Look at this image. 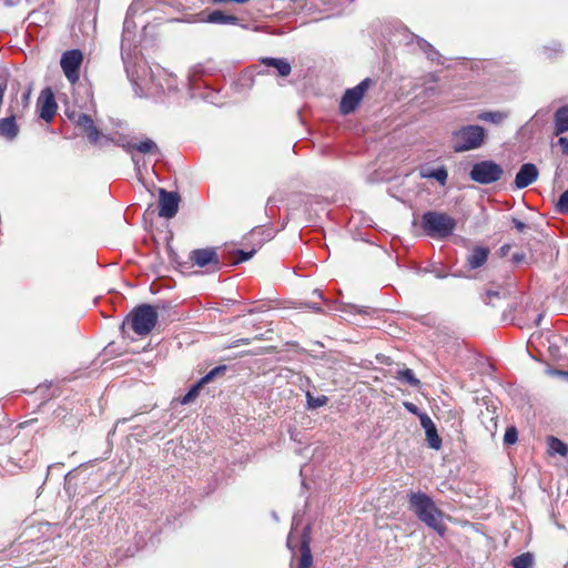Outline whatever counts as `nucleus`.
<instances>
[{
  "instance_id": "nucleus-22",
  "label": "nucleus",
  "mask_w": 568,
  "mask_h": 568,
  "mask_svg": "<svg viewBox=\"0 0 568 568\" xmlns=\"http://www.w3.org/2000/svg\"><path fill=\"white\" fill-rule=\"evenodd\" d=\"M556 134L568 131V106L559 108L555 113Z\"/></svg>"
},
{
  "instance_id": "nucleus-31",
  "label": "nucleus",
  "mask_w": 568,
  "mask_h": 568,
  "mask_svg": "<svg viewBox=\"0 0 568 568\" xmlns=\"http://www.w3.org/2000/svg\"><path fill=\"white\" fill-rule=\"evenodd\" d=\"M556 207L560 213H568V189L559 196Z\"/></svg>"
},
{
  "instance_id": "nucleus-40",
  "label": "nucleus",
  "mask_w": 568,
  "mask_h": 568,
  "mask_svg": "<svg viewBox=\"0 0 568 568\" xmlns=\"http://www.w3.org/2000/svg\"><path fill=\"white\" fill-rule=\"evenodd\" d=\"M487 296H488V297H491V296L497 297V296H499V292H498V291H491V290H488V291H487Z\"/></svg>"
},
{
  "instance_id": "nucleus-25",
  "label": "nucleus",
  "mask_w": 568,
  "mask_h": 568,
  "mask_svg": "<svg viewBox=\"0 0 568 568\" xmlns=\"http://www.w3.org/2000/svg\"><path fill=\"white\" fill-rule=\"evenodd\" d=\"M548 448L551 455L559 454L560 456H566L568 452L566 444L556 437H549Z\"/></svg>"
},
{
  "instance_id": "nucleus-1",
  "label": "nucleus",
  "mask_w": 568,
  "mask_h": 568,
  "mask_svg": "<svg viewBox=\"0 0 568 568\" xmlns=\"http://www.w3.org/2000/svg\"><path fill=\"white\" fill-rule=\"evenodd\" d=\"M410 509L417 518L434 529L440 536L446 531V526L443 523V513L436 507L433 499L425 493L417 491L408 495Z\"/></svg>"
},
{
  "instance_id": "nucleus-32",
  "label": "nucleus",
  "mask_w": 568,
  "mask_h": 568,
  "mask_svg": "<svg viewBox=\"0 0 568 568\" xmlns=\"http://www.w3.org/2000/svg\"><path fill=\"white\" fill-rule=\"evenodd\" d=\"M518 435L515 427H509L506 429V433L504 435V443L506 445H513L517 442Z\"/></svg>"
},
{
  "instance_id": "nucleus-11",
  "label": "nucleus",
  "mask_w": 568,
  "mask_h": 568,
  "mask_svg": "<svg viewBox=\"0 0 568 568\" xmlns=\"http://www.w3.org/2000/svg\"><path fill=\"white\" fill-rule=\"evenodd\" d=\"M226 369L225 366H217L210 371L205 376H203L195 385L191 387V389L181 398V404L186 405L192 403L199 395L202 386L209 382H211L217 374L223 373Z\"/></svg>"
},
{
  "instance_id": "nucleus-34",
  "label": "nucleus",
  "mask_w": 568,
  "mask_h": 568,
  "mask_svg": "<svg viewBox=\"0 0 568 568\" xmlns=\"http://www.w3.org/2000/svg\"><path fill=\"white\" fill-rule=\"evenodd\" d=\"M557 144L560 146L561 152L566 155H568V139L565 136H560L558 139Z\"/></svg>"
},
{
  "instance_id": "nucleus-36",
  "label": "nucleus",
  "mask_w": 568,
  "mask_h": 568,
  "mask_svg": "<svg viewBox=\"0 0 568 568\" xmlns=\"http://www.w3.org/2000/svg\"><path fill=\"white\" fill-rule=\"evenodd\" d=\"M214 3H237V4H244L247 3L250 0H212Z\"/></svg>"
},
{
  "instance_id": "nucleus-8",
  "label": "nucleus",
  "mask_w": 568,
  "mask_h": 568,
  "mask_svg": "<svg viewBox=\"0 0 568 568\" xmlns=\"http://www.w3.org/2000/svg\"><path fill=\"white\" fill-rule=\"evenodd\" d=\"M180 196L176 192L159 190V215L164 219H172L179 210Z\"/></svg>"
},
{
  "instance_id": "nucleus-16",
  "label": "nucleus",
  "mask_w": 568,
  "mask_h": 568,
  "mask_svg": "<svg viewBox=\"0 0 568 568\" xmlns=\"http://www.w3.org/2000/svg\"><path fill=\"white\" fill-rule=\"evenodd\" d=\"M19 126L17 125L14 116L0 119V135L9 141L18 136Z\"/></svg>"
},
{
  "instance_id": "nucleus-42",
  "label": "nucleus",
  "mask_w": 568,
  "mask_h": 568,
  "mask_svg": "<svg viewBox=\"0 0 568 568\" xmlns=\"http://www.w3.org/2000/svg\"><path fill=\"white\" fill-rule=\"evenodd\" d=\"M314 294H317V295H318V297H322V292H321V291H318V290H314Z\"/></svg>"
},
{
  "instance_id": "nucleus-18",
  "label": "nucleus",
  "mask_w": 568,
  "mask_h": 568,
  "mask_svg": "<svg viewBox=\"0 0 568 568\" xmlns=\"http://www.w3.org/2000/svg\"><path fill=\"white\" fill-rule=\"evenodd\" d=\"M313 564V556L310 548L308 531H304L301 542V558L297 568H311Z\"/></svg>"
},
{
  "instance_id": "nucleus-37",
  "label": "nucleus",
  "mask_w": 568,
  "mask_h": 568,
  "mask_svg": "<svg viewBox=\"0 0 568 568\" xmlns=\"http://www.w3.org/2000/svg\"><path fill=\"white\" fill-rule=\"evenodd\" d=\"M129 34V20L125 19L124 21V30H123V37H122V49L124 48L126 36Z\"/></svg>"
},
{
  "instance_id": "nucleus-12",
  "label": "nucleus",
  "mask_w": 568,
  "mask_h": 568,
  "mask_svg": "<svg viewBox=\"0 0 568 568\" xmlns=\"http://www.w3.org/2000/svg\"><path fill=\"white\" fill-rule=\"evenodd\" d=\"M538 169L532 163L523 164L515 176V185L517 189H525L532 184L538 178Z\"/></svg>"
},
{
  "instance_id": "nucleus-17",
  "label": "nucleus",
  "mask_w": 568,
  "mask_h": 568,
  "mask_svg": "<svg viewBox=\"0 0 568 568\" xmlns=\"http://www.w3.org/2000/svg\"><path fill=\"white\" fill-rule=\"evenodd\" d=\"M489 255V250L484 246H477L475 247L471 253L467 257V263L470 268H478L483 266Z\"/></svg>"
},
{
  "instance_id": "nucleus-33",
  "label": "nucleus",
  "mask_w": 568,
  "mask_h": 568,
  "mask_svg": "<svg viewBox=\"0 0 568 568\" xmlns=\"http://www.w3.org/2000/svg\"><path fill=\"white\" fill-rule=\"evenodd\" d=\"M404 407H405L409 413H412V414H414V415L418 416V418H419V419H420V416H422V415H427L426 413H422V412L419 410V408H418L415 404H413V403H410V402H405V403H404Z\"/></svg>"
},
{
  "instance_id": "nucleus-39",
  "label": "nucleus",
  "mask_w": 568,
  "mask_h": 568,
  "mask_svg": "<svg viewBox=\"0 0 568 568\" xmlns=\"http://www.w3.org/2000/svg\"><path fill=\"white\" fill-rule=\"evenodd\" d=\"M287 547H288L290 549H293V548H294V546H293V534H292V532H291V534L288 535V537H287Z\"/></svg>"
},
{
  "instance_id": "nucleus-35",
  "label": "nucleus",
  "mask_w": 568,
  "mask_h": 568,
  "mask_svg": "<svg viewBox=\"0 0 568 568\" xmlns=\"http://www.w3.org/2000/svg\"><path fill=\"white\" fill-rule=\"evenodd\" d=\"M65 114H67V116H68V119H69L70 121H72L73 123H75V122H77V118H78V115H81L82 113H81V112H78V111H75V110H72V111H69V110H68V111H65Z\"/></svg>"
},
{
  "instance_id": "nucleus-23",
  "label": "nucleus",
  "mask_w": 568,
  "mask_h": 568,
  "mask_svg": "<svg viewBox=\"0 0 568 568\" xmlns=\"http://www.w3.org/2000/svg\"><path fill=\"white\" fill-rule=\"evenodd\" d=\"M478 120L490 122L494 124L501 123L506 118L507 113L501 111H486L478 114Z\"/></svg>"
},
{
  "instance_id": "nucleus-28",
  "label": "nucleus",
  "mask_w": 568,
  "mask_h": 568,
  "mask_svg": "<svg viewBox=\"0 0 568 568\" xmlns=\"http://www.w3.org/2000/svg\"><path fill=\"white\" fill-rule=\"evenodd\" d=\"M419 48L427 54L428 59L432 61H439V53L437 50L433 48L430 43L423 39H418Z\"/></svg>"
},
{
  "instance_id": "nucleus-7",
  "label": "nucleus",
  "mask_w": 568,
  "mask_h": 568,
  "mask_svg": "<svg viewBox=\"0 0 568 568\" xmlns=\"http://www.w3.org/2000/svg\"><path fill=\"white\" fill-rule=\"evenodd\" d=\"M371 83L372 80L366 78L356 87L346 90L339 104V110L343 114H349L357 108Z\"/></svg>"
},
{
  "instance_id": "nucleus-9",
  "label": "nucleus",
  "mask_w": 568,
  "mask_h": 568,
  "mask_svg": "<svg viewBox=\"0 0 568 568\" xmlns=\"http://www.w3.org/2000/svg\"><path fill=\"white\" fill-rule=\"evenodd\" d=\"M190 260L199 267L212 266V271L220 270V258L214 247L193 250Z\"/></svg>"
},
{
  "instance_id": "nucleus-14",
  "label": "nucleus",
  "mask_w": 568,
  "mask_h": 568,
  "mask_svg": "<svg viewBox=\"0 0 568 568\" xmlns=\"http://www.w3.org/2000/svg\"><path fill=\"white\" fill-rule=\"evenodd\" d=\"M74 124L84 130V132L87 133V136L91 143H98L100 133H99L97 126L94 125V122L90 115L84 114V113H82L81 115H78L77 122Z\"/></svg>"
},
{
  "instance_id": "nucleus-13",
  "label": "nucleus",
  "mask_w": 568,
  "mask_h": 568,
  "mask_svg": "<svg viewBox=\"0 0 568 568\" xmlns=\"http://www.w3.org/2000/svg\"><path fill=\"white\" fill-rule=\"evenodd\" d=\"M420 425L425 429L428 446L435 450L440 449L442 439L437 433V428L432 418L428 415H422Z\"/></svg>"
},
{
  "instance_id": "nucleus-26",
  "label": "nucleus",
  "mask_w": 568,
  "mask_h": 568,
  "mask_svg": "<svg viewBox=\"0 0 568 568\" xmlns=\"http://www.w3.org/2000/svg\"><path fill=\"white\" fill-rule=\"evenodd\" d=\"M534 556L530 552L521 554L513 559L514 568H532Z\"/></svg>"
},
{
  "instance_id": "nucleus-29",
  "label": "nucleus",
  "mask_w": 568,
  "mask_h": 568,
  "mask_svg": "<svg viewBox=\"0 0 568 568\" xmlns=\"http://www.w3.org/2000/svg\"><path fill=\"white\" fill-rule=\"evenodd\" d=\"M307 407L311 409L322 407L327 404L328 398L324 395L314 397L310 392L306 393Z\"/></svg>"
},
{
  "instance_id": "nucleus-20",
  "label": "nucleus",
  "mask_w": 568,
  "mask_h": 568,
  "mask_svg": "<svg viewBox=\"0 0 568 568\" xmlns=\"http://www.w3.org/2000/svg\"><path fill=\"white\" fill-rule=\"evenodd\" d=\"M133 84L135 85V93L140 97L142 95H155L162 91V87L158 85L151 79L150 83L144 82L143 80L132 79Z\"/></svg>"
},
{
  "instance_id": "nucleus-15",
  "label": "nucleus",
  "mask_w": 568,
  "mask_h": 568,
  "mask_svg": "<svg viewBox=\"0 0 568 568\" xmlns=\"http://www.w3.org/2000/svg\"><path fill=\"white\" fill-rule=\"evenodd\" d=\"M419 175L422 179H434L443 186L447 183L448 180V172L445 166H440L437 169L422 166L419 169Z\"/></svg>"
},
{
  "instance_id": "nucleus-27",
  "label": "nucleus",
  "mask_w": 568,
  "mask_h": 568,
  "mask_svg": "<svg viewBox=\"0 0 568 568\" xmlns=\"http://www.w3.org/2000/svg\"><path fill=\"white\" fill-rule=\"evenodd\" d=\"M397 378L410 386H418L419 379H417L412 369L406 368L397 373Z\"/></svg>"
},
{
  "instance_id": "nucleus-41",
  "label": "nucleus",
  "mask_w": 568,
  "mask_h": 568,
  "mask_svg": "<svg viewBox=\"0 0 568 568\" xmlns=\"http://www.w3.org/2000/svg\"><path fill=\"white\" fill-rule=\"evenodd\" d=\"M445 276H446V275H445V274H442V272L436 273V277H438V278H443V277H445Z\"/></svg>"
},
{
  "instance_id": "nucleus-5",
  "label": "nucleus",
  "mask_w": 568,
  "mask_h": 568,
  "mask_svg": "<svg viewBox=\"0 0 568 568\" xmlns=\"http://www.w3.org/2000/svg\"><path fill=\"white\" fill-rule=\"evenodd\" d=\"M503 168L491 160L477 162L470 170V179L479 184H491L500 180Z\"/></svg>"
},
{
  "instance_id": "nucleus-19",
  "label": "nucleus",
  "mask_w": 568,
  "mask_h": 568,
  "mask_svg": "<svg viewBox=\"0 0 568 568\" xmlns=\"http://www.w3.org/2000/svg\"><path fill=\"white\" fill-rule=\"evenodd\" d=\"M204 21L215 24H239L240 19L236 16L226 14L221 10H214L207 14Z\"/></svg>"
},
{
  "instance_id": "nucleus-6",
  "label": "nucleus",
  "mask_w": 568,
  "mask_h": 568,
  "mask_svg": "<svg viewBox=\"0 0 568 568\" xmlns=\"http://www.w3.org/2000/svg\"><path fill=\"white\" fill-rule=\"evenodd\" d=\"M82 62L83 53L78 49L65 51L62 54L60 64L70 83L74 84L79 81Z\"/></svg>"
},
{
  "instance_id": "nucleus-2",
  "label": "nucleus",
  "mask_w": 568,
  "mask_h": 568,
  "mask_svg": "<svg viewBox=\"0 0 568 568\" xmlns=\"http://www.w3.org/2000/svg\"><path fill=\"white\" fill-rule=\"evenodd\" d=\"M420 227L430 237L446 239L453 234L456 221L446 213L428 211L420 217Z\"/></svg>"
},
{
  "instance_id": "nucleus-21",
  "label": "nucleus",
  "mask_w": 568,
  "mask_h": 568,
  "mask_svg": "<svg viewBox=\"0 0 568 568\" xmlns=\"http://www.w3.org/2000/svg\"><path fill=\"white\" fill-rule=\"evenodd\" d=\"M262 62L267 67L274 68L281 77L288 75L292 70L291 64L285 59L264 58Z\"/></svg>"
},
{
  "instance_id": "nucleus-10",
  "label": "nucleus",
  "mask_w": 568,
  "mask_h": 568,
  "mask_svg": "<svg viewBox=\"0 0 568 568\" xmlns=\"http://www.w3.org/2000/svg\"><path fill=\"white\" fill-rule=\"evenodd\" d=\"M39 115L45 122H50L57 112V102L52 91L47 88L42 90L38 99Z\"/></svg>"
},
{
  "instance_id": "nucleus-30",
  "label": "nucleus",
  "mask_w": 568,
  "mask_h": 568,
  "mask_svg": "<svg viewBox=\"0 0 568 568\" xmlns=\"http://www.w3.org/2000/svg\"><path fill=\"white\" fill-rule=\"evenodd\" d=\"M256 250L253 248L248 252L246 251H242V250H237L234 252V255H236L237 257L233 261V264H239V263H242V262H245V261H248L251 257H253V255L255 254Z\"/></svg>"
},
{
  "instance_id": "nucleus-24",
  "label": "nucleus",
  "mask_w": 568,
  "mask_h": 568,
  "mask_svg": "<svg viewBox=\"0 0 568 568\" xmlns=\"http://www.w3.org/2000/svg\"><path fill=\"white\" fill-rule=\"evenodd\" d=\"M130 149H134L143 154L158 152V145L150 139H145L138 143H132L130 144Z\"/></svg>"
},
{
  "instance_id": "nucleus-3",
  "label": "nucleus",
  "mask_w": 568,
  "mask_h": 568,
  "mask_svg": "<svg viewBox=\"0 0 568 568\" xmlns=\"http://www.w3.org/2000/svg\"><path fill=\"white\" fill-rule=\"evenodd\" d=\"M486 131L479 125H465L453 133V149L455 152H465L481 146Z\"/></svg>"
},
{
  "instance_id": "nucleus-4",
  "label": "nucleus",
  "mask_w": 568,
  "mask_h": 568,
  "mask_svg": "<svg viewBox=\"0 0 568 568\" xmlns=\"http://www.w3.org/2000/svg\"><path fill=\"white\" fill-rule=\"evenodd\" d=\"M158 317V312L152 305L143 304L132 311L128 322L135 334L145 336L154 328Z\"/></svg>"
},
{
  "instance_id": "nucleus-38",
  "label": "nucleus",
  "mask_w": 568,
  "mask_h": 568,
  "mask_svg": "<svg viewBox=\"0 0 568 568\" xmlns=\"http://www.w3.org/2000/svg\"><path fill=\"white\" fill-rule=\"evenodd\" d=\"M514 226L517 231L523 232L526 229V224L521 222L520 220L514 219L513 220Z\"/></svg>"
}]
</instances>
